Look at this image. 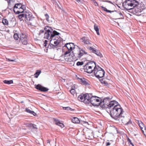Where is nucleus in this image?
<instances>
[{"label":"nucleus","mask_w":146,"mask_h":146,"mask_svg":"<svg viewBox=\"0 0 146 146\" xmlns=\"http://www.w3.org/2000/svg\"><path fill=\"white\" fill-rule=\"evenodd\" d=\"M75 90H74V89H72V88H71V89L70 90V93L72 95H74L75 93Z\"/></svg>","instance_id":"nucleus-50"},{"label":"nucleus","mask_w":146,"mask_h":146,"mask_svg":"<svg viewBox=\"0 0 146 146\" xmlns=\"http://www.w3.org/2000/svg\"><path fill=\"white\" fill-rule=\"evenodd\" d=\"M84 95L86 96V97H84V100L83 102L85 104H89L90 103L92 102L94 100V97L91 96H92L91 94L86 93L84 94Z\"/></svg>","instance_id":"nucleus-5"},{"label":"nucleus","mask_w":146,"mask_h":146,"mask_svg":"<svg viewBox=\"0 0 146 146\" xmlns=\"http://www.w3.org/2000/svg\"><path fill=\"white\" fill-rule=\"evenodd\" d=\"M138 124L140 128V129L142 130L143 133H144V131L143 129V127H144V128L145 127L144 124L141 121L139 120H138Z\"/></svg>","instance_id":"nucleus-15"},{"label":"nucleus","mask_w":146,"mask_h":146,"mask_svg":"<svg viewBox=\"0 0 146 146\" xmlns=\"http://www.w3.org/2000/svg\"><path fill=\"white\" fill-rule=\"evenodd\" d=\"M46 47L45 49H44V51L45 52L47 53L48 49H51L50 47V43H49L48 46L47 47Z\"/></svg>","instance_id":"nucleus-45"},{"label":"nucleus","mask_w":146,"mask_h":146,"mask_svg":"<svg viewBox=\"0 0 146 146\" xmlns=\"http://www.w3.org/2000/svg\"><path fill=\"white\" fill-rule=\"evenodd\" d=\"M108 107L111 109L110 115L112 119L119 121L121 120L124 123L123 120L125 117L122 115L124 112L123 110L117 102L115 100L111 101Z\"/></svg>","instance_id":"nucleus-1"},{"label":"nucleus","mask_w":146,"mask_h":146,"mask_svg":"<svg viewBox=\"0 0 146 146\" xmlns=\"http://www.w3.org/2000/svg\"><path fill=\"white\" fill-rule=\"evenodd\" d=\"M2 22L4 25H8V21L7 19H3Z\"/></svg>","instance_id":"nucleus-31"},{"label":"nucleus","mask_w":146,"mask_h":146,"mask_svg":"<svg viewBox=\"0 0 146 146\" xmlns=\"http://www.w3.org/2000/svg\"><path fill=\"white\" fill-rule=\"evenodd\" d=\"M63 48H66L67 50H72L75 48V45L73 43H67L65 44Z\"/></svg>","instance_id":"nucleus-9"},{"label":"nucleus","mask_w":146,"mask_h":146,"mask_svg":"<svg viewBox=\"0 0 146 146\" xmlns=\"http://www.w3.org/2000/svg\"><path fill=\"white\" fill-rule=\"evenodd\" d=\"M92 67L91 66H88V69H92Z\"/></svg>","instance_id":"nucleus-64"},{"label":"nucleus","mask_w":146,"mask_h":146,"mask_svg":"<svg viewBox=\"0 0 146 146\" xmlns=\"http://www.w3.org/2000/svg\"><path fill=\"white\" fill-rule=\"evenodd\" d=\"M25 111L35 116H37V115L36 113L33 111L31 110L28 108H26L25 109Z\"/></svg>","instance_id":"nucleus-14"},{"label":"nucleus","mask_w":146,"mask_h":146,"mask_svg":"<svg viewBox=\"0 0 146 146\" xmlns=\"http://www.w3.org/2000/svg\"><path fill=\"white\" fill-rule=\"evenodd\" d=\"M105 109H106V110L107 111V112L109 113V114L110 115V111L111 110V109H110L108 108L107 107V108H105Z\"/></svg>","instance_id":"nucleus-54"},{"label":"nucleus","mask_w":146,"mask_h":146,"mask_svg":"<svg viewBox=\"0 0 146 146\" xmlns=\"http://www.w3.org/2000/svg\"><path fill=\"white\" fill-rule=\"evenodd\" d=\"M19 39L23 44L26 45L27 44V36L25 33H21L20 34Z\"/></svg>","instance_id":"nucleus-6"},{"label":"nucleus","mask_w":146,"mask_h":146,"mask_svg":"<svg viewBox=\"0 0 146 146\" xmlns=\"http://www.w3.org/2000/svg\"><path fill=\"white\" fill-rule=\"evenodd\" d=\"M111 143L109 142H106V146H109L110 145Z\"/></svg>","instance_id":"nucleus-62"},{"label":"nucleus","mask_w":146,"mask_h":146,"mask_svg":"<svg viewBox=\"0 0 146 146\" xmlns=\"http://www.w3.org/2000/svg\"><path fill=\"white\" fill-rule=\"evenodd\" d=\"M94 29L96 31L97 34L98 35H99L100 34L99 32V29L98 26L96 24L94 25Z\"/></svg>","instance_id":"nucleus-26"},{"label":"nucleus","mask_w":146,"mask_h":146,"mask_svg":"<svg viewBox=\"0 0 146 146\" xmlns=\"http://www.w3.org/2000/svg\"><path fill=\"white\" fill-rule=\"evenodd\" d=\"M24 13H21V14H19L18 15V17L20 21H21L22 20V18L24 17L25 19V17H26V15L25 14V12H24Z\"/></svg>","instance_id":"nucleus-20"},{"label":"nucleus","mask_w":146,"mask_h":146,"mask_svg":"<svg viewBox=\"0 0 146 146\" xmlns=\"http://www.w3.org/2000/svg\"><path fill=\"white\" fill-rule=\"evenodd\" d=\"M50 49H54L55 48H56L57 47L54 45L53 44H52L51 43V42H50Z\"/></svg>","instance_id":"nucleus-42"},{"label":"nucleus","mask_w":146,"mask_h":146,"mask_svg":"<svg viewBox=\"0 0 146 146\" xmlns=\"http://www.w3.org/2000/svg\"><path fill=\"white\" fill-rule=\"evenodd\" d=\"M82 41L86 44H91L89 42V40L86 37H82L81 38Z\"/></svg>","instance_id":"nucleus-17"},{"label":"nucleus","mask_w":146,"mask_h":146,"mask_svg":"<svg viewBox=\"0 0 146 146\" xmlns=\"http://www.w3.org/2000/svg\"><path fill=\"white\" fill-rule=\"evenodd\" d=\"M7 61L8 62H16V59L15 58H13L12 59H11L8 58H6Z\"/></svg>","instance_id":"nucleus-37"},{"label":"nucleus","mask_w":146,"mask_h":146,"mask_svg":"<svg viewBox=\"0 0 146 146\" xmlns=\"http://www.w3.org/2000/svg\"><path fill=\"white\" fill-rule=\"evenodd\" d=\"M104 2H108L110 3H111V2L110 1H108V0H105V1H103Z\"/></svg>","instance_id":"nucleus-63"},{"label":"nucleus","mask_w":146,"mask_h":146,"mask_svg":"<svg viewBox=\"0 0 146 146\" xmlns=\"http://www.w3.org/2000/svg\"><path fill=\"white\" fill-rule=\"evenodd\" d=\"M86 96L84 95V94L82 93L79 95L78 97V100L80 101L81 100L82 102L84 100V97H86Z\"/></svg>","instance_id":"nucleus-19"},{"label":"nucleus","mask_w":146,"mask_h":146,"mask_svg":"<svg viewBox=\"0 0 146 146\" xmlns=\"http://www.w3.org/2000/svg\"><path fill=\"white\" fill-rule=\"evenodd\" d=\"M79 52H82L83 53L85 50L83 49V48H79Z\"/></svg>","instance_id":"nucleus-57"},{"label":"nucleus","mask_w":146,"mask_h":146,"mask_svg":"<svg viewBox=\"0 0 146 146\" xmlns=\"http://www.w3.org/2000/svg\"><path fill=\"white\" fill-rule=\"evenodd\" d=\"M58 38L57 39V40H56V41H54V45L56 46V47H57V48L58 47V45L59 44V42L58 40Z\"/></svg>","instance_id":"nucleus-43"},{"label":"nucleus","mask_w":146,"mask_h":146,"mask_svg":"<svg viewBox=\"0 0 146 146\" xmlns=\"http://www.w3.org/2000/svg\"><path fill=\"white\" fill-rule=\"evenodd\" d=\"M96 66H95L93 69V72L95 76L97 78L99 79L100 78L104 77L105 74V71L103 69L99 70H96Z\"/></svg>","instance_id":"nucleus-4"},{"label":"nucleus","mask_w":146,"mask_h":146,"mask_svg":"<svg viewBox=\"0 0 146 146\" xmlns=\"http://www.w3.org/2000/svg\"><path fill=\"white\" fill-rule=\"evenodd\" d=\"M93 2L94 3V4H95V5L96 6H98V3H97V2L95 0H94L93 1Z\"/></svg>","instance_id":"nucleus-58"},{"label":"nucleus","mask_w":146,"mask_h":146,"mask_svg":"<svg viewBox=\"0 0 146 146\" xmlns=\"http://www.w3.org/2000/svg\"><path fill=\"white\" fill-rule=\"evenodd\" d=\"M72 50H71L69 49L67 50L65 52L64 54V57L68 56H70L72 54L70 53Z\"/></svg>","instance_id":"nucleus-22"},{"label":"nucleus","mask_w":146,"mask_h":146,"mask_svg":"<svg viewBox=\"0 0 146 146\" xmlns=\"http://www.w3.org/2000/svg\"><path fill=\"white\" fill-rule=\"evenodd\" d=\"M63 109L64 110H70L71 111H73L74 110V109H72V108H71L69 106L66 107H63Z\"/></svg>","instance_id":"nucleus-35"},{"label":"nucleus","mask_w":146,"mask_h":146,"mask_svg":"<svg viewBox=\"0 0 146 146\" xmlns=\"http://www.w3.org/2000/svg\"><path fill=\"white\" fill-rule=\"evenodd\" d=\"M13 37L14 39L16 40H18V39L19 38V35L17 33H15L14 34Z\"/></svg>","instance_id":"nucleus-39"},{"label":"nucleus","mask_w":146,"mask_h":146,"mask_svg":"<svg viewBox=\"0 0 146 146\" xmlns=\"http://www.w3.org/2000/svg\"><path fill=\"white\" fill-rule=\"evenodd\" d=\"M131 0L128 1L126 5H127L128 6L133 7V4L132 3H131Z\"/></svg>","instance_id":"nucleus-40"},{"label":"nucleus","mask_w":146,"mask_h":146,"mask_svg":"<svg viewBox=\"0 0 146 146\" xmlns=\"http://www.w3.org/2000/svg\"><path fill=\"white\" fill-rule=\"evenodd\" d=\"M111 99H110L109 97H107L105 98L103 100H102V102L103 104H105L107 106L110 103V102L109 100Z\"/></svg>","instance_id":"nucleus-13"},{"label":"nucleus","mask_w":146,"mask_h":146,"mask_svg":"<svg viewBox=\"0 0 146 146\" xmlns=\"http://www.w3.org/2000/svg\"><path fill=\"white\" fill-rule=\"evenodd\" d=\"M101 7L103 9V10L106 12L107 13H111L112 12H117V11L114 10V11H111L109 10H108L105 7H104L103 6H101Z\"/></svg>","instance_id":"nucleus-21"},{"label":"nucleus","mask_w":146,"mask_h":146,"mask_svg":"<svg viewBox=\"0 0 146 146\" xmlns=\"http://www.w3.org/2000/svg\"><path fill=\"white\" fill-rule=\"evenodd\" d=\"M76 1L78 2V3L80 2L81 3H82L83 1L82 0H77Z\"/></svg>","instance_id":"nucleus-61"},{"label":"nucleus","mask_w":146,"mask_h":146,"mask_svg":"<svg viewBox=\"0 0 146 146\" xmlns=\"http://www.w3.org/2000/svg\"><path fill=\"white\" fill-rule=\"evenodd\" d=\"M72 122L75 123H80V121L77 117H74L71 119Z\"/></svg>","instance_id":"nucleus-18"},{"label":"nucleus","mask_w":146,"mask_h":146,"mask_svg":"<svg viewBox=\"0 0 146 146\" xmlns=\"http://www.w3.org/2000/svg\"><path fill=\"white\" fill-rule=\"evenodd\" d=\"M95 54L97 55L98 56H99L100 58H102L103 57V56L102 54L100 51L98 50H96V52H95Z\"/></svg>","instance_id":"nucleus-36"},{"label":"nucleus","mask_w":146,"mask_h":146,"mask_svg":"<svg viewBox=\"0 0 146 146\" xmlns=\"http://www.w3.org/2000/svg\"><path fill=\"white\" fill-rule=\"evenodd\" d=\"M45 32L44 35V38L48 40H50L51 42L52 40H56L57 39L55 37L56 36L60 35L61 34L56 31L54 30L51 27L46 26L44 27Z\"/></svg>","instance_id":"nucleus-2"},{"label":"nucleus","mask_w":146,"mask_h":146,"mask_svg":"<svg viewBox=\"0 0 146 146\" xmlns=\"http://www.w3.org/2000/svg\"><path fill=\"white\" fill-rule=\"evenodd\" d=\"M22 4L21 3H17L15 4L14 6V9H21V6Z\"/></svg>","instance_id":"nucleus-25"},{"label":"nucleus","mask_w":146,"mask_h":146,"mask_svg":"<svg viewBox=\"0 0 146 146\" xmlns=\"http://www.w3.org/2000/svg\"><path fill=\"white\" fill-rule=\"evenodd\" d=\"M48 90L49 89L47 88L42 86L41 89L40 91L43 92H46L48 91Z\"/></svg>","instance_id":"nucleus-32"},{"label":"nucleus","mask_w":146,"mask_h":146,"mask_svg":"<svg viewBox=\"0 0 146 146\" xmlns=\"http://www.w3.org/2000/svg\"><path fill=\"white\" fill-rule=\"evenodd\" d=\"M13 11L16 15H19V14H19L20 13H24V11H16L14 9H13Z\"/></svg>","instance_id":"nucleus-38"},{"label":"nucleus","mask_w":146,"mask_h":146,"mask_svg":"<svg viewBox=\"0 0 146 146\" xmlns=\"http://www.w3.org/2000/svg\"><path fill=\"white\" fill-rule=\"evenodd\" d=\"M94 96V100L92 101V103H94L95 102H100V100H99V99H97V98H99V99H101L100 98V97H99L98 96Z\"/></svg>","instance_id":"nucleus-28"},{"label":"nucleus","mask_w":146,"mask_h":146,"mask_svg":"<svg viewBox=\"0 0 146 146\" xmlns=\"http://www.w3.org/2000/svg\"><path fill=\"white\" fill-rule=\"evenodd\" d=\"M84 55L83 53L79 51L78 54L74 53V51H72V52L71 56L73 59L76 60H78V58H80Z\"/></svg>","instance_id":"nucleus-7"},{"label":"nucleus","mask_w":146,"mask_h":146,"mask_svg":"<svg viewBox=\"0 0 146 146\" xmlns=\"http://www.w3.org/2000/svg\"><path fill=\"white\" fill-rule=\"evenodd\" d=\"M48 41L47 40H45L44 41V43L43 44V46L46 47V46L47 43H48Z\"/></svg>","instance_id":"nucleus-51"},{"label":"nucleus","mask_w":146,"mask_h":146,"mask_svg":"<svg viewBox=\"0 0 146 146\" xmlns=\"http://www.w3.org/2000/svg\"><path fill=\"white\" fill-rule=\"evenodd\" d=\"M77 79L79 80L81 82L82 84L86 86L90 85V84L86 81V79L84 78H80L79 77H78L77 78Z\"/></svg>","instance_id":"nucleus-12"},{"label":"nucleus","mask_w":146,"mask_h":146,"mask_svg":"<svg viewBox=\"0 0 146 146\" xmlns=\"http://www.w3.org/2000/svg\"><path fill=\"white\" fill-rule=\"evenodd\" d=\"M138 7H140V8H142L144 10L145 9V5L142 2H141L139 5L137 6Z\"/></svg>","instance_id":"nucleus-33"},{"label":"nucleus","mask_w":146,"mask_h":146,"mask_svg":"<svg viewBox=\"0 0 146 146\" xmlns=\"http://www.w3.org/2000/svg\"><path fill=\"white\" fill-rule=\"evenodd\" d=\"M93 106H96V107H98L99 106H100V107L102 108V109H104L105 108H107L108 107V105L107 106L105 104H103L102 102V99H101L100 101V103L97 104H95L94 103H92L91 102L90 103Z\"/></svg>","instance_id":"nucleus-8"},{"label":"nucleus","mask_w":146,"mask_h":146,"mask_svg":"<svg viewBox=\"0 0 146 146\" xmlns=\"http://www.w3.org/2000/svg\"><path fill=\"white\" fill-rule=\"evenodd\" d=\"M93 63H94L95 65V66H96V62H94V61H90V62L88 63H87V65H89V64H92Z\"/></svg>","instance_id":"nucleus-52"},{"label":"nucleus","mask_w":146,"mask_h":146,"mask_svg":"<svg viewBox=\"0 0 146 146\" xmlns=\"http://www.w3.org/2000/svg\"><path fill=\"white\" fill-rule=\"evenodd\" d=\"M25 14L27 15L26 17H25V21H26V20L27 21H30L32 20V19L34 18V17H32L33 15L32 13L29 12V11H25Z\"/></svg>","instance_id":"nucleus-11"},{"label":"nucleus","mask_w":146,"mask_h":146,"mask_svg":"<svg viewBox=\"0 0 146 146\" xmlns=\"http://www.w3.org/2000/svg\"><path fill=\"white\" fill-rule=\"evenodd\" d=\"M44 31H45L44 30H44L42 29L40 30V33H43L44 32Z\"/></svg>","instance_id":"nucleus-60"},{"label":"nucleus","mask_w":146,"mask_h":146,"mask_svg":"<svg viewBox=\"0 0 146 146\" xmlns=\"http://www.w3.org/2000/svg\"><path fill=\"white\" fill-rule=\"evenodd\" d=\"M84 64V62L83 61L81 62H80L78 61V62L76 63V65L77 66H81L83 64Z\"/></svg>","instance_id":"nucleus-44"},{"label":"nucleus","mask_w":146,"mask_h":146,"mask_svg":"<svg viewBox=\"0 0 146 146\" xmlns=\"http://www.w3.org/2000/svg\"><path fill=\"white\" fill-rule=\"evenodd\" d=\"M21 9H22L24 11V12L25 10L26 9V6L25 5H22L21 6Z\"/></svg>","instance_id":"nucleus-47"},{"label":"nucleus","mask_w":146,"mask_h":146,"mask_svg":"<svg viewBox=\"0 0 146 146\" xmlns=\"http://www.w3.org/2000/svg\"><path fill=\"white\" fill-rule=\"evenodd\" d=\"M89 49L90 50H91L92 51V52L95 54V52H96V51L97 50V49L94 48H93L92 47H90L89 48Z\"/></svg>","instance_id":"nucleus-41"},{"label":"nucleus","mask_w":146,"mask_h":146,"mask_svg":"<svg viewBox=\"0 0 146 146\" xmlns=\"http://www.w3.org/2000/svg\"><path fill=\"white\" fill-rule=\"evenodd\" d=\"M103 84H104V85L105 86H108L109 85L108 83V82H106V81L104 82V83Z\"/></svg>","instance_id":"nucleus-56"},{"label":"nucleus","mask_w":146,"mask_h":146,"mask_svg":"<svg viewBox=\"0 0 146 146\" xmlns=\"http://www.w3.org/2000/svg\"><path fill=\"white\" fill-rule=\"evenodd\" d=\"M3 82L5 84H10L13 83V81L12 80H5L3 81Z\"/></svg>","instance_id":"nucleus-27"},{"label":"nucleus","mask_w":146,"mask_h":146,"mask_svg":"<svg viewBox=\"0 0 146 146\" xmlns=\"http://www.w3.org/2000/svg\"><path fill=\"white\" fill-rule=\"evenodd\" d=\"M56 125L59 126L62 128H63L64 127V124L61 122L60 121H58V122L57 123Z\"/></svg>","instance_id":"nucleus-34"},{"label":"nucleus","mask_w":146,"mask_h":146,"mask_svg":"<svg viewBox=\"0 0 146 146\" xmlns=\"http://www.w3.org/2000/svg\"><path fill=\"white\" fill-rule=\"evenodd\" d=\"M26 125L29 129L36 130L38 129L37 126L36 124L31 123H27Z\"/></svg>","instance_id":"nucleus-10"},{"label":"nucleus","mask_w":146,"mask_h":146,"mask_svg":"<svg viewBox=\"0 0 146 146\" xmlns=\"http://www.w3.org/2000/svg\"><path fill=\"white\" fill-rule=\"evenodd\" d=\"M124 8L126 10H130L131 12L133 14H135L137 16L141 15V14L140 13L142 12L144 10L143 9L140 8L137 6L135 7H133L130 8H126L124 7Z\"/></svg>","instance_id":"nucleus-3"},{"label":"nucleus","mask_w":146,"mask_h":146,"mask_svg":"<svg viewBox=\"0 0 146 146\" xmlns=\"http://www.w3.org/2000/svg\"><path fill=\"white\" fill-rule=\"evenodd\" d=\"M115 12L120 15L121 18H115V19L113 18V19H114L115 20H117V19H124L123 15L122 13H121V11H117V12Z\"/></svg>","instance_id":"nucleus-24"},{"label":"nucleus","mask_w":146,"mask_h":146,"mask_svg":"<svg viewBox=\"0 0 146 146\" xmlns=\"http://www.w3.org/2000/svg\"><path fill=\"white\" fill-rule=\"evenodd\" d=\"M88 65H87V64L84 66V72L87 73L88 74H91L93 72V69L91 70L90 71L88 70Z\"/></svg>","instance_id":"nucleus-16"},{"label":"nucleus","mask_w":146,"mask_h":146,"mask_svg":"<svg viewBox=\"0 0 146 146\" xmlns=\"http://www.w3.org/2000/svg\"><path fill=\"white\" fill-rule=\"evenodd\" d=\"M82 122V123H85V124H88V122H87V121H86L81 120L80 122Z\"/></svg>","instance_id":"nucleus-59"},{"label":"nucleus","mask_w":146,"mask_h":146,"mask_svg":"<svg viewBox=\"0 0 146 146\" xmlns=\"http://www.w3.org/2000/svg\"><path fill=\"white\" fill-rule=\"evenodd\" d=\"M101 69H102V68L100 67L98 65L97 66V67H96V70H102Z\"/></svg>","instance_id":"nucleus-53"},{"label":"nucleus","mask_w":146,"mask_h":146,"mask_svg":"<svg viewBox=\"0 0 146 146\" xmlns=\"http://www.w3.org/2000/svg\"><path fill=\"white\" fill-rule=\"evenodd\" d=\"M41 72V71L40 70H36L35 73L34 75V77L36 78H38V76L40 74Z\"/></svg>","instance_id":"nucleus-23"},{"label":"nucleus","mask_w":146,"mask_h":146,"mask_svg":"<svg viewBox=\"0 0 146 146\" xmlns=\"http://www.w3.org/2000/svg\"><path fill=\"white\" fill-rule=\"evenodd\" d=\"M127 139L129 146H134L133 143L131 142V141L127 136Z\"/></svg>","instance_id":"nucleus-29"},{"label":"nucleus","mask_w":146,"mask_h":146,"mask_svg":"<svg viewBox=\"0 0 146 146\" xmlns=\"http://www.w3.org/2000/svg\"><path fill=\"white\" fill-rule=\"evenodd\" d=\"M103 79H103V78L101 79H100L99 78V81H100V82L102 84H103L104 83V82H105L106 81H105Z\"/></svg>","instance_id":"nucleus-55"},{"label":"nucleus","mask_w":146,"mask_h":146,"mask_svg":"<svg viewBox=\"0 0 146 146\" xmlns=\"http://www.w3.org/2000/svg\"><path fill=\"white\" fill-rule=\"evenodd\" d=\"M35 86L36 89L40 91L42 86L40 84H38L37 85L35 84Z\"/></svg>","instance_id":"nucleus-30"},{"label":"nucleus","mask_w":146,"mask_h":146,"mask_svg":"<svg viewBox=\"0 0 146 146\" xmlns=\"http://www.w3.org/2000/svg\"><path fill=\"white\" fill-rule=\"evenodd\" d=\"M132 123V121L131 119H129V120L127 122L124 123V125H128L131 124Z\"/></svg>","instance_id":"nucleus-48"},{"label":"nucleus","mask_w":146,"mask_h":146,"mask_svg":"<svg viewBox=\"0 0 146 146\" xmlns=\"http://www.w3.org/2000/svg\"><path fill=\"white\" fill-rule=\"evenodd\" d=\"M45 16L46 17V21L49 22V16L48 15V14L47 13H46L45 15Z\"/></svg>","instance_id":"nucleus-46"},{"label":"nucleus","mask_w":146,"mask_h":146,"mask_svg":"<svg viewBox=\"0 0 146 146\" xmlns=\"http://www.w3.org/2000/svg\"><path fill=\"white\" fill-rule=\"evenodd\" d=\"M53 120L55 122V123L56 125L57 124V123L58 122V121H60V120L59 119L54 118H53Z\"/></svg>","instance_id":"nucleus-49"}]
</instances>
